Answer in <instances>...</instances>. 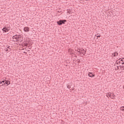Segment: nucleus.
I'll use <instances>...</instances> for the list:
<instances>
[{
  "label": "nucleus",
  "mask_w": 124,
  "mask_h": 124,
  "mask_svg": "<svg viewBox=\"0 0 124 124\" xmlns=\"http://www.w3.org/2000/svg\"><path fill=\"white\" fill-rule=\"evenodd\" d=\"M66 22V20H60L58 21H57V24L59 25V26H61V25H62V24H64Z\"/></svg>",
  "instance_id": "nucleus-1"
},
{
  "label": "nucleus",
  "mask_w": 124,
  "mask_h": 124,
  "mask_svg": "<svg viewBox=\"0 0 124 124\" xmlns=\"http://www.w3.org/2000/svg\"><path fill=\"white\" fill-rule=\"evenodd\" d=\"M18 38H19V35H15L13 36V41L14 42L18 41Z\"/></svg>",
  "instance_id": "nucleus-2"
},
{
  "label": "nucleus",
  "mask_w": 124,
  "mask_h": 124,
  "mask_svg": "<svg viewBox=\"0 0 124 124\" xmlns=\"http://www.w3.org/2000/svg\"><path fill=\"white\" fill-rule=\"evenodd\" d=\"M76 51L78 52V53H79V54H82V52L84 51L83 48H78L77 49H76Z\"/></svg>",
  "instance_id": "nucleus-3"
},
{
  "label": "nucleus",
  "mask_w": 124,
  "mask_h": 124,
  "mask_svg": "<svg viewBox=\"0 0 124 124\" xmlns=\"http://www.w3.org/2000/svg\"><path fill=\"white\" fill-rule=\"evenodd\" d=\"M23 40H24V39L23 38V36L21 35H18V41H20V42H22Z\"/></svg>",
  "instance_id": "nucleus-4"
},
{
  "label": "nucleus",
  "mask_w": 124,
  "mask_h": 124,
  "mask_svg": "<svg viewBox=\"0 0 124 124\" xmlns=\"http://www.w3.org/2000/svg\"><path fill=\"white\" fill-rule=\"evenodd\" d=\"M88 75L89 77H91V78H93V77H94V76H95V75L93 74L92 72L88 73Z\"/></svg>",
  "instance_id": "nucleus-5"
},
{
  "label": "nucleus",
  "mask_w": 124,
  "mask_h": 124,
  "mask_svg": "<svg viewBox=\"0 0 124 124\" xmlns=\"http://www.w3.org/2000/svg\"><path fill=\"white\" fill-rule=\"evenodd\" d=\"M2 31L4 32H7V31H9V30L8 29H7L6 27H4L2 29Z\"/></svg>",
  "instance_id": "nucleus-6"
},
{
  "label": "nucleus",
  "mask_w": 124,
  "mask_h": 124,
  "mask_svg": "<svg viewBox=\"0 0 124 124\" xmlns=\"http://www.w3.org/2000/svg\"><path fill=\"white\" fill-rule=\"evenodd\" d=\"M24 31H26V32L29 31L30 28H29V27H25L24 28Z\"/></svg>",
  "instance_id": "nucleus-7"
},
{
  "label": "nucleus",
  "mask_w": 124,
  "mask_h": 124,
  "mask_svg": "<svg viewBox=\"0 0 124 124\" xmlns=\"http://www.w3.org/2000/svg\"><path fill=\"white\" fill-rule=\"evenodd\" d=\"M3 83L4 85H5V80H2V81H0V86H3Z\"/></svg>",
  "instance_id": "nucleus-8"
},
{
  "label": "nucleus",
  "mask_w": 124,
  "mask_h": 124,
  "mask_svg": "<svg viewBox=\"0 0 124 124\" xmlns=\"http://www.w3.org/2000/svg\"><path fill=\"white\" fill-rule=\"evenodd\" d=\"M6 84V86H8V85H10V81L8 80H5V84Z\"/></svg>",
  "instance_id": "nucleus-9"
},
{
  "label": "nucleus",
  "mask_w": 124,
  "mask_h": 124,
  "mask_svg": "<svg viewBox=\"0 0 124 124\" xmlns=\"http://www.w3.org/2000/svg\"><path fill=\"white\" fill-rule=\"evenodd\" d=\"M68 52H69V54H70V55H72V54H73V50H72V49H69L68 50Z\"/></svg>",
  "instance_id": "nucleus-10"
},
{
  "label": "nucleus",
  "mask_w": 124,
  "mask_h": 124,
  "mask_svg": "<svg viewBox=\"0 0 124 124\" xmlns=\"http://www.w3.org/2000/svg\"><path fill=\"white\" fill-rule=\"evenodd\" d=\"M121 62H124V59H121V61L118 60V61L116 62V64H118V63H119V62L120 63H121Z\"/></svg>",
  "instance_id": "nucleus-11"
},
{
  "label": "nucleus",
  "mask_w": 124,
  "mask_h": 124,
  "mask_svg": "<svg viewBox=\"0 0 124 124\" xmlns=\"http://www.w3.org/2000/svg\"><path fill=\"white\" fill-rule=\"evenodd\" d=\"M119 66H120V68H121V70H124V65H122V66L121 65Z\"/></svg>",
  "instance_id": "nucleus-12"
},
{
  "label": "nucleus",
  "mask_w": 124,
  "mask_h": 124,
  "mask_svg": "<svg viewBox=\"0 0 124 124\" xmlns=\"http://www.w3.org/2000/svg\"><path fill=\"white\" fill-rule=\"evenodd\" d=\"M67 87L68 89H70L71 88V84L67 85Z\"/></svg>",
  "instance_id": "nucleus-13"
},
{
  "label": "nucleus",
  "mask_w": 124,
  "mask_h": 124,
  "mask_svg": "<svg viewBox=\"0 0 124 124\" xmlns=\"http://www.w3.org/2000/svg\"><path fill=\"white\" fill-rule=\"evenodd\" d=\"M106 96L107 97H108L109 98V97H111V94L108 93V94H107Z\"/></svg>",
  "instance_id": "nucleus-14"
},
{
  "label": "nucleus",
  "mask_w": 124,
  "mask_h": 124,
  "mask_svg": "<svg viewBox=\"0 0 124 124\" xmlns=\"http://www.w3.org/2000/svg\"><path fill=\"white\" fill-rule=\"evenodd\" d=\"M120 110L121 111H124V107H121V108H120Z\"/></svg>",
  "instance_id": "nucleus-15"
},
{
  "label": "nucleus",
  "mask_w": 124,
  "mask_h": 124,
  "mask_svg": "<svg viewBox=\"0 0 124 124\" xmlns=\"http://www.w3.org/2000/svg\"><path fill=\"white\" fill-rule=\"evenodd\" d=\"M82 54H83V55H85V54H86V50H82Z\"/></svg>",
  "instance_id": "nucleus-16"
},
{
  "label": "nucleus",
  "mask_w": 124,
  "mask_h": 124,
  "mask_svg": "<svg viewBox=\"0 0 124 124\" xmlns=\"http://www.w3.org/2000/svg\"><path fill=\"white\" fill-rule=\"evenodd\" d=\"M23 45H24V46H28V44L27 43H24Z\"/></svg>",
  "instance_id": "nucleus-17"
},
{
  "label": "nucleus",
  "mask_w": 124,
  "mask_h": 124,
  "mask_svg": "<svg viewBox=\"0 0 124 124\" xmlns=\"http://www.w3.org/2000/svg\"><path fill=\"white\" fill-rule=\"evenodd\" d=\"M112 55H113V56H114V57H117V55L116 54V52H114V53H112Z\"/></svg>",
  "instance_id": "nucleus-18"
},
{
  "label": "nucleus",
  "mask_w": 124,
  "mask_h": 124,
  "mask_svg": "<svg viewBox=\"0 0 124 124\" xmlns=\"http://www.w3.org/2000/svg\"><path fill=\"white\" fill-rule=\"evenodd\" d=\"M95 36H97V37H100V35H95Z\"/></svg>",
  "instance_id": "nucleus-19"
},
{
  "label": "nucleus",
  "mask_w": 124,
  "mask_h": 124,
  "mask_svg": "<svg viewBox=\"0 0 124 124\" xmlns=\"http://www.w3.org/2000/svg\"><path fill=\"white\" fill-rule=\"evenodd\" d=\"M110 98H112V99H114V96H110Z\"/></svg>",
  "instance_id": "nucleus-20"
},
{
  "label": "nucleus",
  "mask_w": 124,
  "mask_h": 124,
  "mask_svg": "<svg viewBox=\"0 0 124 124\" xmlns=\"http://www.w3.org/2000/svg\"><path fill=\"white\" fill-rule=\"evenodd\" d=\"M9 51H10V50H9L8 49L6 50V51L7 52V53H8V52H9Z\"/></svg>",
  "instance_id": "nucleus-21"
},
{
  "label": "nucleus",
  "mask_w": 124,
  "mask_h": 124,
  "mask_svg": "<svg viewBox=\"0 0 124 124\" xmlns=\"http://www.w3.org/2000/svg\"><path fill=\"white\" fill-rule=\"evenodd\" d=\"M116 54V56H118V55H119V53H118V52H115Z\"/></svg>",
  "instance_id": "nucleus-22"
},
{
  "label": "nucleus",
  "mask_w": 124,
  "mask_h": 124,
  "mask_svg": "<svg viewBox=\"0 0 124 124\" xmlns=\"http://www.w3.org/2000/svg\"><path fill=\"white\" fill-rule=\"evenodd\" d=\"M74 90V88H72V91H73Z\"/></svg>",
  "instance_id": "nucleus-23"
},
{
  "label": "nucleus",
  "mask_w": 124,
  "mask_h": 124,
  "mask_svg": "<svg viewBox=\"0 0 124 124\" xmlns=\"http://www.w3.org/2000/svg\"><path fill=\"white\" fill-rule=\"evenodd\" d=\"M23 53H24V54H27V52H23Z\"/></svg>",
  "instance_id": "nucleus-24"
},
{
  "label": "nucleus",
  "mask_w": 124,
  "mask_h": 124,
  "mask_svg": "<svg viewBox=\"0 0 124 124\" xmlns=\"http://www.w3.org/2000/svg\"><path fill=\"white\" fill-rule=\"evenodd\" d=\"M112 96H113V97H114V96H115V95H114V94H113Z\"/></svg>",
  "instance_id": "nucleus-25"
},
{
  "label": "nucleus",
  "mask_w": 124,
  "mask_h": 124,
  "mask_svg": "<svg viewBox=\"0 0 124 124\" xmlns=\"http://www.w3.org/2000/svg\"><path fill=\"white\" fill-rule=\"evenodd\" d=\"M117 69H119V66H117Z\"/></svg>",
  "instance_id": "nucleus-26"
},
{
  "label": "nucleus",
  "mask_w": 124,
  "mask_h": 124,
  "mask_svg": "<svg viewBox=\"0 0 124 124\" xmlns=\"http://www.w3.org/2000/svg\"><path fill=\"white\" fill-rule=\"evenodd\" d=\"M97 35H98V33H97Z\"/></svg>",
  "instance_id": "nucleus-27"
},
{
  "label": "nucleus",
  "mask_w": 124,
  "mask_h": 124,
  "mask_svg": "<svg viewBox=\"0 0 124 124\" xmlns=\"http://www.w3.org/2000/svg\"><path fill=\"white\" fill-rule=\"evenodd\" d=\"M78 62H80V61H78Z\"/></svg>",
  "instance_id": "nucleus-28"
},
{
  "label": "nucleus",
  "mask_w": 124,
  "mask_h": 124,
  "mask_svg": "<svg viewBox=\"0 0 124 124\" xmlns=\"http://www.w3.org/2000/svg\"><path fill=\"white\" fill-rule=\"evenodd\" d=\"M9 49H10V48H9Z\"/></svg>",
  "instance_id": "nucleus-29"
},
{
  "label": "nucleus",
  "mask_w": 124,
  "mask_h": 124,
  "mask_svg": "<svg viewBox=\"0 0 124 124\" xmlns=\"http://www.w3.org/2000/svg\"><path fill=\"white\" fill-rule=\"evenodd\" d=\"M123 65H124V64H123Z\"/></svg>",
  "instance_id": "nucleus-30"
}]
</instances>
